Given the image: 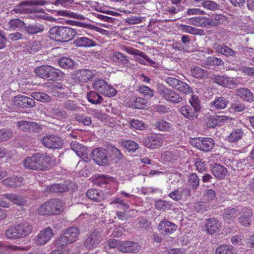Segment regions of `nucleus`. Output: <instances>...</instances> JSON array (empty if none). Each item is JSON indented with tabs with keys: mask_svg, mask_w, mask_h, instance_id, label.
Instances as JSON below:
<instances>
[{
	"mask_svg": "<svg viewBox=\"0 0 254 254\" xmlns=\"http://www.w3.org/2000/svg\"><path fill=\"white\" fill-rule=\"evenodd\" d=\"M0 249L2 251H5L4 252H2L0 253V254H9L5 252H17L19 251H28L29 250L28 247H20L17 246L13 245H8L3 243L0 242Z\"/></svg>",
	"mask_w": 254,
	"mask_h": 254,
	"instance_id": "cd10ccee",
	"label": "nucleus"
},
{
	"mask_svg": "<svg viewBox=\"0 0 254 254\" xmlns=\"http://www.w3.org/2000/svg\"><path fill=\"white\" fill-rule=\"evenodd\" d=\"M191 143L197 149L205 152L211 151L215 145L214 141L210 137L194 138L191 140Z\"/></svg>",
	"mask_w": 254,
	"mask_h": 254,
	"instance_id": "1a4fd4ad",
	"label": "nucleus"
},
{
	"mask_svg": "<svg viewBox=\"0 0 254 254\" xmlns=\"http://www.w3.org/2000/svg\"><path fill=\"white\" fill-rule=\"evenodd\" d=\"M69 94V89L67 87H63L62 85L56 87L53 91L54 96L61 98L66 97Z\"/></svg>",
	"mask_w": 254,
	"mask_h": 254,
	"instance_id": "c9c22d12",
	"label": "nucleus"
},
{
	"mask_svg": "<svg viewBox=\"0 0 254 254\" xmlns=\"http://www.w3.org/2000/svg\"><path fill=\"white\" fill-rule=\"evenodd\" d=\"M189 23L199 27L209 26V18L206 17H194L189 20Z\"/></svg>",
	"mask_w": 254,
	"mask_h": 254,
	"instance_id": "473e14b6",
	"label": "nucleus"
},
{
	"mask_svg": "<svg viewBox=\"0 0 254 254\" xmlns=\"http://www.w3.org/2000/svg\"><path fill=\"white\" fill-rule=\"evenodd\" d=\"M101 242L100 234L94 231L86 240L84 246L88 249H92L97 247Z\"/></svg>",
	"mask_w": 254,
	"mask_h": 254,
	"instance_id": "dca6fc26",
	"label": "nucleus"
},
{
	"mask_svg": "<svg viewBox=\"0 0 254 254\" xmlns=\"http://www.w3.org/2000/svg\"><path fill=\"white\" fill-rule=\"evenodd\" d=\"M241 212V209L236 208H226L224 210L223 217L226 221L229 223H231L233 220L239 216Z\"/></svg>",
	"mask_w": 254,
	"mask_h": 254,
	"instance_id": "c756f323",
	"label": "nucleus"
},
{
	"mask_svg": "<svg viewBox=\"0 0 254 254\" xmlns=\"http://www.w3.org/2000/svg\"><path fill=\"white\" fill-rule=\"evenodd\" d=\"M184 192L190 193V191L188 189H184L183 190H176L173 191L171 192L169 194V196L173 199L178 201L182 198L183 193Z\"/></svg>",
	"mask_w": 254,
	"mask_h": 254,
	"instance_id": "e2e57ef3",
	"label": "nucleus"
},
{
	"mask_svg": "<svg viewBox=\"0 0 254 254\" xmlns=\"http://www.w3.org/2000/svg\"><path fill=\"white\" fill-rule=\"evenodd\" d=\"M111 182V177L106 175L99 176L94 179V183L95 184H97L101 187L106 188L107 189L108 187L107 185H110Z\"/></svg>",
	"mask_w": 254,
	"mask_h": 254,
	"instance_id": "58836bf2",
	"label": "nucleus"
},
{
	"mask_svg": "<svg viewBox=\"0 0 254 254\" xmlns=\"http://www.w3.org/2000/svg\"><path fill=\"white\" fill-rule=\"evenodd\" d=\"M40 49L41 45L37 41L30 42L26 46V50L31 54L35 53Z\"/></svg>",
	"mask_w": 254,
	"mask_h": 254,
	"instance_id": "0e129e2a",
	"label": "nucleus"
},
{
	"mask_svg": "<svg viewBox=\"0 0 254 254\" xmlns=\"http://www.w3.org/2000/svg\"><path fill=\"white\" fill-rule=\"evenodd\" d=\"M130 125L131 127L141 130L147 128V126L142 121L138 120H132Z\"/></svg>",
	"mask_w": 254,
	"mask_h": 254,
	"instance_id": "774afa93",
	"label": "nucleus"
},
{
	"mask_svg": "<svg viewBox=\"0 0 254 254\" xmlns=\"http://www.w3.org/2000/svg\"><path fill=\"white\" fill-rule=\"evenodd\" d=\"M229 120V117L224 115L214 116L211 119L212 126L220 125Z\"/></svg>",
	"mask_w": 254,
	"mask_h": 254,
	"instance_id": "4d7b16f0",
	"label": "nucleus"
},
{
	"mask_svg": "<svg viewBox=\"0 0 254 254\" xmlns=\"http://www.w3.org/2000/svg\"><path fill=\"white\" fill-rule=\"evenodd\" d=\"M236 95L243 101L252 102L254 101V95L251 91L247 88H240L236 91Z\"/></svg>",
	"mask_w": 254,
	"mask_h": 254,
	"instance_id": "4be33fe9",
	"label": "nucleus"
},
{
	"mask_svg": "<svg viewBox=\"0 0 254 254\" xmlns=\"http://www.w3.org/2000/svg\"><path fill=\"white\" fill-rule=\"evenodd\" d=\"M158 229L163 235H170L176 231L177 226L169 221L162 220L158 226Z\"/></svg>",
	"mask_w": 254,
	"mask_h": 254,
	"instance_id": "a211bd4d",
	"label": "nucleus"
},
{
	"mask_svg": "<svg viewBox=\"0 0 254 254\" xmlns=\"http://www.w3.org/2000/svg\"><path fill=\"white\" fill-rule=\"evenodd\" d=\"M188 181L190 186L192 189H196L199 184V179L196 174L191 173L188 177Z\"/></svg>",
	"mask_w": 254,
	"mask_h": 254,
	"instance_id": "052dcab7",
	"label": "nucleus"
},
{
	"mask_svg": "<svg viewBox=\"0 0 254 254\" xmlns=\"http://www.w3.org/2000/svg\"><path fill=\"white\" fill-rule=\"evenodd\" d=\"M228 103V100L223 97L216 98L211 103V107H214L216 109H223L225 108Z\"/></svg>",
	"mask_w": 254,
	"mask_h": 254,
	"instance_id": "79ce46f5",
	"label": "nucleus"
},
{
	"mask_svg": "<svg viewBox=\"0 0 254 254\" xmlns=\"http://www.w3.org/2000/svg\"><path fill=\"white\" fill-rule=\"evenodd\" d=\"M126 51L130 55L139 56L151 64H155V63L151 60L144 53L137 49L132 48H127Z\"/></svg>",
	"mask_w": 254,
	"mask_h": 254,
	"instance_id": "a19ab883",
	"label": "nucleus"
},
{
	"mask_svg": "<svg viewBox=\"0 0 254 254\" xmlns=\"http://www.w3.org/2000/svg\"><path fill=\"white\" fill-rule=\"evenodd\" d=\"M118 249L123 253H136L139 252L141 247L136 242L132 241H126L121 242L116 240H112V248Z\"/></svg>",
	"mask_w": 254,
	"mask_h": 254,
	"instance_id": "423d86ee",
	"label": "nucleus"
},
{
	"mask_svg": "<svg viewBox=\"0 0 254 254\" xmlns=\"http://www.w3.org/2000/svg\"><path fill=\"white\" fill-rule=\"evenodd\" d=\"M48 188V190L52 192H63L67 191L69 190L68 185L65 182L64 184H53Z\"/></svg>",
	"mask_w": 254,
	"mask_h": 254,
	"instance_id": "4c0bfd02",
	"label": "nucleus"
},
{
	"mask_svg": "<svg viewBox=\"0 0 254 254\" xmlns=\"http://www.w3.org/2000/svg\"><path fill=\"white\" fill-rule=\"evenodd\" d=\"M71 148L76 154L85 161L88 159V154L86 152V149L78 142H72L71 143Z\"/></svg>",
	"mask_w": 254,
	"mask_h": 254,
	"instance_id": "bb28decb",
	"label": "nucleus"
},
{
	"mask_svg": "<svg viewBox=\"0 0 254 254\" xmlns=\"http://www.w3.org/2000/svg\"><path fill=\"white\" fill-rule=\"evenodd\" d=\"M53 215L61 214L64 209V203L59 198H52L49 200Z\"/></svg>",
	"mask_w": 254,
	"mask_h": 254,
	"instance_id": "f3484780",
	"label": "nucleus"
},
{
	"mask_svg": "<svg viewBox=\"0 0 254 254\" xmlns=\"http://www.w3.org/2000/svg\"><path fill=\"white\" fill-rule=\"evenodd\" d=\"M46 3L44 0H34L32 1L24 0L15 5L11 11L16 14H26L32 12V10L28 7L31 5H43Z\"/></svg>",
	"mask_w": 254,
	"mask_h": 254,
	"instance_id": "0eeeda50",
	"label": "nucleus"
},
{
	"mask_svg": "<svg viewBox=\"0 0 254 254\" xmlns=\"http://www.w3.org/2000/svg\"><path fill=\"white\" fill-rule=\"evenodd\" d=\"M74 44L80 47H90L96 45L95 42L85 37H77L74 41Z\"/></svg>",
	"mask_w": 254,
	"mask_h": 254,
	"instance_id": "72a5a7b5",
	"label": "nucleus"
},
{
	"mask_svg": "<svg viewBox=\"0 0 254 254\" xmlns=\"http://www.w3.org/2000/svg\"><path fill=\"white\" fill-rule=\"evenodd\" d=\"M52 229L48 227L40 231L35 240V243L38 246L44 245L49 242L54 236Z\"/></svg>",
	"mask_w": 254,
	"mask_h": 254,
	"instance_id": "ddd939ff",
	"label": "nucleus"
},
{
	"mask_svg": "<svg viewBox=\"0 0 254 254\" xmlns=\"http://www.w3.org/2000/svg\"><path fill=\"white\" fill-rule=\"evenodd\" d=\"M171 204L167 201L159 199L155 203V207L157 209L165 211L171 209Z\"/></svg>",
	"mask_w": 254,
	"mask_h": 254,
	"instance_id": "bf43d9fd",
	"label": "nucleus"
},
{
	"mask_svg": "<svg viewBox=\"0 0 254 254\" xmlns=\"http://www.w3.org/2000/svg\"><path fill=\"white\" fill-rule=\"evenodd\" d=\"M164 141V136L161 134H154L144 139V145L150 149H156L161 147Z\"/></svg>",
	"mask_w": 254,
	"mask_h": 254,
	"instance_id": "f8f14e48",
	"label": "nucleus"
},
{
	"mask_svg": "<svg viewBox=\"0 0 254 254\" xmlns=\"http://www.w3.org/2000/svg\"><path fill=\"white\" fill-rule=\"evenodd\" d=\"M58 64L61 67L65 69L70 68L74 65L73 61L66 57H61L59 60Z\"/></svg>",
	"mask_w": 254,
	"mask_h": 254,
	"instance_id": "a18cd8bd",
	"label": "nucleus"
},
{
	"mask_svg": "<svg viewBox=\"0 0 254 254\" xmlns=\"http://www.w3.org/2000/svg\"><path fill=\"white\" fill-rule=\"evenodd\" d=\"M252 211L248 208L241 209V212L238 216L239 223L244 227H249L251 224L250 218L252 216Z\"/></svg>",
	"mask_w": 254,
	"mask_h": 254,
	"instance_id": "6ab92c4d",
	"label": "nucleus"
},
{
	"mask_svg": "<svg viewBox=\"0 0 254 254\" xmlns=\"http://www.w3.org/2000/svg\"><path fill=\"white\" fill-rule=\"evenodd\" d=\"M244 134L242 129L237 128L233 130L228 136V140L230 142H236L242 138Z\"/></svg>",
	"mask_w": 254,
	"mask_h": 254,
	"instance_id": "c03bdc74",
	"label": "nucleus"
},
{
	"mask_svg": "<svg viewBox=\"0 0 254 254\" xmlns=\"http://www.w3.org/2000/svg\"><path fill=\"white\" fill-rule=\"evenodd\" d=\"M227 17L222 14H216L213 18H209V26H217L226 22Z\"/></svg>",
	"mask_w": 254,
	"mask_h": 254,
	"instance_id": "ea45409f",
	"label": "nucleus"
},
{
	"mask_svg": "<svg viewBox=\"0 0 254 254\" xmlns=\"http://www.w3.org/2000/svg\"><path fill=\"white\" fill-rule=\"evenodd\" d=\"M58 13L60 15L65 16L70 18H72L78 20H84L85 17L83 15L76 12H72L69 10H63L58 11Z\"/></svg>",
	"mask_w": 254,
	"mask_h": 254,
	"instance_id": "3c124183",
	"label": "nucleus"
},
{
	"mask_svg": "<svg viewBox=\"0 0 254 254\" xmlns=\"http://www.w3.org/2000/svg\"><path fill=\"white\" fill-rule=\"evenodd\" d=\"M25 25V23L18 18L11 19L8 22L9 29L12 30H15L17 29L22 28Z\"/></svg>",
	"mask_w": 254,
	"mask_h": 254,
	"instance_id": "864d4df0",
	"label": "nucleus"
},
{
	"mask_svg": "<svg viewBox=\"0 0 254 254\" xmlns=\"http://www.w3.org/2000/svg\"><path fill=\"white\" fill-rule=\"evenodd\" d=\"M86 194L89 199L95 201H100L104 198L102 192L96 189H89Z\"/></svg>",
	"mask_w": 254,
	"mask_h": 254,
	"instance_id": "2f4dec72",
	"label": "nucleus"
},
{
	"mask_svg": "<svg viewBox=\"0 0 254 254\" xmlns=\"http://www.w3.org/2000/svg\"><path fill=\"white\" fill-rule=\"evenodd\" d=\"M155 126L162 131H169L172 128L171 124L161 120L157 121L155 124Z\"/></svg>",
	"mask_w": 254,
	"mask_h": 254,
	"instance_id": "13d9d810",
	"label": "nucleus"
},
{
	"mask_svg": "<svg viewBox=\"0 0 254 254\" xmlns=\"http://www.w3.org/2000/svg\"><path fill=\"white\" fill-rule=\"evenodd\" d=\"M211 172L214 176L219 180L224 179L228 173L227 168L218 164H215L211 167Z\"/></svg>",
	"mask_w": 254,
	"mask_h": 254,
	"instance_id": "b1692460",
	"label": "nucleus"
},
{
	"mask_svg": "<svg viewBox=\"0 0 254 254\" xmlns=\"http://www.w3.org/2000/svg\"><path fill=\"white\" fill-rule=\"evenodd\" d=\"M35 72L37 75L50 80H60L64 76V73L60 69L50 65H42L37 67Z\"/></svg>",
	"mask_w": 254,
	"mask_h": 254,
	"instance_id": "20e7f679",
	"label": "nucleus"
},
{
	"mask_svg": "<svg viewBox=\"0 0 254 254\" xmlns=\"http://www.w3.org/2000/svg\"><path fill=\"white\" fill-rule=\"evenodd\" d=\"M79 232L76 227H71L64 231L60 237L54 242L56 247L61 248L76 241Z\"/></svg>",
	"mask_w": 254,
	"mask_h": 254,
	"instance_id": "39448f33",
	"label": "nucleus"
},
{
	"mask_svg": "<svg viewBox=\"0 0 254 254\" xmlns=\"http://www.w3.org/2000/svg\"><path fill=\"white\" fill-rule=\"evenodd\" d=\"M214 81L218 85L226 87L229 88L235 87L236 83L233 78L227 77L217 75L214 78Z\"/></svg>",
	"mask_w": 254,
	"mask_h": 254,
	"instance_id": "aec40b11",
	"label": "nucleus"
},
{
	"mask_svg": "<svg viewBox=\"0 0 254 254\" xmlns=\"http://www.w3.org/2000/svg\"><path fill=\"white\" fill-rule=\"evenodd\" d=\"M221 224L214 218L208 219L205 224L206 230L210 235H214L219 231Z\"/></svg>",
	"mask_w": 254,
	"mask_h": 254,
	"instance_id": "412c9836",
	"label": "nucleus"
},
{
	"mask_svg": "<svg viewBox=\"0 0 254 254\" xmlns=\"http://www.w3.org/2000/svg\"><path fill=\"white\" fill-rule=\"evenodd\" d=\"M63 105L64 109L70 111H77L80 108L76 101L71 100L64 101Z\"/></svg>",
	"mask_w": 254,
	"mask_h": 254,
	"instance_id": "5fc2aeb1",
	"label": "nucleus"
},
{
	"mask_svg": "<svg viewBox=\"0 0 254 254\" xmlns=\"http://www.w3.org/2000/svg\"><path fill=\"white\" fill-rule=\"evenodd\" d=\"M87 98L90 103L93 104H99L102 103V97L93 91L87 93Z\"/></svg>",
	"mask_w": 254,
	"mask_h": 254,
	"instance_id": "de8ad7c7",
	"label": "nucleus"
},
{
	"mask_svg": "<svg viewBox=\"0 0 254 254\" xmlns=\"http://www.w3.org/2000/svg\"><path fill=\"white\" fill-rule=\"evenodd\" d=\"M76 77L81 82H86L91 79L94 76L93 72L89 69H81L77 71Z\"/></svg>",
	"mask_w": 254,
	"mask_h": 254,
	"instance_id": "a878e982",
	"label": "nucleus"
},
{
	"mask_svg": "<svg viewBox=\"0 0 254 254\" xmlns=\"http://www.w3.org/2000/svg\"><path fill=\"white\" fill-rule=\"evenodd\" d=\"M235 250L234 247L229 245H221L216 250V254H232Z\"/></svg>",
	"mask_w": 254,
	"mask_h": 254,
	"instance_id": "6e6d98bb",
	"label": "nucleus"
},
{
	"mask_svg": "<svg viewBox=\"0 0 254 254\" xmlns=\"http://www.w3.org/2000/svg\"><path fill=\"white\" fill-rule=\"evenodd\" d=\"M23 180L22 178L13 176L6 178L2 181V183L10 188H17L22 185Z\"/></svg>",
	"mask_w": 254,
	"mask_h": 254,
	"instance_id": "5701e85b",
	"label": "nucleus"
},
{
	"mask_svg": "<svg viewBox=\"0 0 254 254\" xmlns=\"http://www.w3.org/2000/svg\"><path fill=\"white\" fill-rule=\"evenodd\" d=\"M93 159L99 165L105 166L109 164L108 151L103 148H95L93 150Z\"/></svg>",
	"mask_w": 254,
	"mask_h": 254,
	"instance_id": "9b49d317",
	"label": "nucleus"
},
{
	"mask_svg": "<svg viewBox=\"0 0 254 254\" xmlns=\"http://www.w3.org/2000/svg\"><path fill=\"white\" fill-rule=\"evenodd\" d=\"M137 91L146 99H150L154 95V91L153 89L144 85L140 86Z\"/></svg>",
	"mask_w": 254,
	"mask_h": 254,
	"instance_id": "09e8293b",
	"label": "nucleus"
},
{
	"mask_svg": "<svg viewBox=\"0 0 254 254\" xmlns=\"http://www.w3.org/2000/svg\"><path fill=\"white\" fill-rule=\"evenodd\" d=\"M112 60L116 62L120 63L123 64H127L128 63V59L121 53H114L112 56Z\"/></svg>",
	"mask_w": 254,
	"mask_h": 254,
	"instance_id": "680f3d73",
	"label": "nucleus"
},
{
	"mask_svg": "<svg viewBox=\"0 0 254 254\" xmlns=\"http://www.w3.org/2000/svg\"><path fill=\"white\" fill-rule=\"evenodd\" d=\"M93 88L103 95L111 97V86L104 80H98L93 84Z\"/></svg>",
	"mask_w": 254,
	"mask_h": 254,
	"instance_id": "2eb2a0df",
	"label": "nucleus"
},
{
	"mask_svg": "<svg viewBox=\"0 0 254 254\" xmlns=\"http://www.w3.org/2000/svg\"><path fill=\"white\" fill-rule=\"evenodd\" d=\"M37 213L39 215L42 216L53 215L49 200L46 201L38 207Z\"/></svg>",
	"mask_w": 254,
	"mask_h": 254,
	"instance_id": "e433bc0d",
	"label": "nucleus"
},
{
	"mask_svg": "<svg viewBox=\"0 0 254 254\" xmlns=\"http://www.w3.org/2000/svg\"><path fill=\"white\" fill-rule=\"evenodd\" d=\"M176 89L185 94H189L192 92V89L190 86L187 83L182 81H181L178 84V86Z\"/></svg>",
	"mask_w": 254,
	"mask_h": 254,
	"instance_id": "69168bd1",
	"label": "nucleus"
},
{
	"mask_svg": "<svg viewBox=\"0 0 254 254\" xmlns=\"http://www.w3.org/2000/svg\"><path fill=\"white\" fill-rule=\"evenodd\" d=\"M119 144L121 147L126 149L128 152H135L139 148L138 144L132 140H120Z\"/></svg>",
	"mask_w": 254,
	"mask_h": 254,
	"instance_id": "7c9ffc66",
	"label": "nucleus"
},
{
	"mask_svg": "<svg viewBox=\"0 0 254 254\" xmlns=\"http://www.w3.org/2000/svg\"><path fill=\"white\" fill-rule=\"evenodd\" d=\"M32 231V226L26 221H23L18 224L9 226L5 232V235L8 239L15 240L26 237Z\"/></svg>",
	"mask_w": 254,
	"mask_h": 254,
	"instance_id": "f03ea898",
	"label": "nucleus"
},
{
	"mask_svg": "<svg viewBox=\"0 0 254 254\" xmlns=\"http://www.w3.org/2000/svg\"><path fill=\"white\" fill-rule=\"evenodd\" d=\"M123 159V155L121 151L117 147L112 146V160L116 163Z\"/></svg>",
	"mask_w": 254,
	"mask_h": 254,
	"instance_id": "338daca9",
	"label": "nucleus"
},
{
	"mask_svg": "<svg viewBox=\"0 0 254 254\" xmlns=\"http://www.w3.org/2000/svg\"><path fill=\"white\" fill-rule=\"evenodd\" d=\"M180 111L185 117L193 120L197 117V112L199 111L189 105H185L180 109Z\"/></svg>",
	"mask_w": 254,
	"mask_h": 254,
	"instance_id": "393cba45",
	"label": "nucleus"
},
{
	"mask_svg": "<svg viewBox=\"0 0 254 254\" xmlns=\"http://www.w3.org/2000/svg\"><path fill=\"white\" fill-rule=\"evenodd\" d=\"M50 37L57 42H65L73 39L76 31L71 28L64 26H54L49 31Z\"/></svg>",
	"mask_w": 254,
	"mask_h": 254,
	"instance_id": "7ed1b4c3",
	"label": "nucleus"
},
{
	"mask_svg": "<svg viewBox=\"0 0 254 254\" xmlns=\"http://www.w3.org/2000/svg\"><path fill=\"white\" fill-rule=\"evenodd\" d=\"M224 64V62L220 59L217 57H209L201 64L205 68L210 69L216 65L219 66Z\"/></svg>",
	"mask_w": 254,
	"mask_h": 254,
	"instance_id": "c85d7f7f",
	"label": "nucleus"
},
{
	"mask_svg": "<svg viewBox=\"0 0 254 254\" xmlns=\"http://www.w3.org/2000/svg\"><path fill=\"white\" fill-rule=\"evenodd\" d=\"M191 75L196 78H201L207 75V71L198 67L194 66L191 68L190 70Z\"/></svg>",
	"mask_w": 254,
	"mask_h": 254,
	"instance_id": "8fccbe9b",
	"label": "nucleus"
},
{
	"mask_svg": "<svg viewBox=\"0 0 254 254\" xmlns=\"http://www.w3.org/2000/svg\"><path fill=\"white\" fill-rule=\"evenodd\" d=\"M4 196L14 204L22 205L24 203V199L21 196L15 194L5 193L4 194Z\"/></svg>",
	"mask_w": 254,
	"mask_h": 254,
	"instance_id": "49530a36",
	"label": "nucleus"
},
{
	"mask_svg": "<svg viewBox=\"0 0 254 254\" xmlns=\"http://www.w3.org/2000/svg\"><path fill=\"white\" fill-rule=\"evenodd\" d=\"M31 96L34 99L42 102H48L51 101V97L48 94L43 92H32Z\"/></svg>",
	"mask_w": 254,
	"mask_h": 254,
	"instance_id": "603ef678",
	"label": "nucleus"
},
{
	"mask_svg": "<svg viewBox=\"0 0 254 254\" xmlns=\"http://www.w3.org/2000/svg\"><path fill=\"white\" fill-rule=\"evenodd\" d=\"M42 144L49 149H58L63 146V141L61 137L56 135H47L42 139Z\"/></svg>",
	"mask_w": 254,
	"mask_h": 254,
	"instance_id": "9d476101",
	"label": "nucleus"
},
{
	"mask_svg": "<svg viewBox=\"0 0 254 254\" xmlns=\"http://www.w3.org/2000/svg\"><path fill=\"white\" fill-rule=\"evenodd\" d=\"M158 94L167 101L177 103L182 101L181 96L171 89L165 88L163 86H159L157 89Z\"/></svg>",
	"mask_w": 254,
	"mask_h": 254,
	"instance_id": "6e6552de",
	"label": "nucleus"
},
{
	"mask_svg": "<svg viewBox=\"0 0 254 254\" xmlns=\"http://www.w3.org/2000/svg\"><path fill=\"white\" fill-rule=\"evenodd\" d=\"M25 30L29 34H35L43 32L44 26L39 24H29L25 27Z\"/></svg>",
	"mask_w": 254,
	"mask_h": 254,
	"instance_id": "37998d69",
	"label": "nucleus"
},
{
	"mask_svg": "<svg viewBox=\"0 0 254 254\" xmlns=\"http://www.w3.org/2000/svg\"><path fill=\"white\" fill-rule=\"evenodd\" d=\"M216 52L226 57H234L236 56V52L226 45H218L214 47Z\"/></svg>",
	"mask_w": 254,
	"mask_h": 254,
	"instance_id": "f704fd0d",
	"label": "nucleus"
},
{
	"mask_svg": "<svg viewBox=\"0 0 254 254\" xmlns=\"http://www.w3.org/2000/svg\"><path fill=\"white\" fill-rule=\"evenodd\" d=\"M13 102L14 106L22 108H32L35 105L33 99L22 95L15 96Z\"/></svg>",
	"mask_w": 254,
	"mask_h": 254,
	"instance_id": "4468645a",
	"label": "nucleus"
},
{
	"mask_svg": "<svg viewBox=\"0 0 254 254\" xmlns=\"http://www.w3.org/2000/svg\"><path fill=\"white\" fill-rule=\"evenodd\" d=\"M52 162L53 159L50 155L37 153L26 157L23 162V165L28 170L44 171L48 168Z\"/></svg>",
	"mask_w": 254,
	"mask_h": 254,
	"instance_id": "f257e3e1",
	"label": "nucleus"
}]
</instances>
